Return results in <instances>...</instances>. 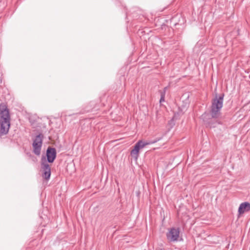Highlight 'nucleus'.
Masks as SVG:
<instances>
[{
  "mask_svg": "<svg viewBox=\"0 0 250 250\" xmlns=\"http://www.w3.org/2000/svg\"><path fill=\"white\" fill-rule=\"evenodd\" d=\"M0 134H6L10 125L9 110L4 103L0 104Z\"/></svg>",
  "mask_w": 250,
  "mask_h": 250,
  "instance_id": "f257e3e1",
  "label": "nucleus"
},
{
  "mask_svg": "<svg viewBox=\"0 0 250 250\" xmlns=\"http://www.w3.org/2000/svg\"><path fill=\"white\" fill-rule=\"evenodd\" d=\"M224 94L222 93L218 96L216 94L215 97L212 100L210 113L212 118H218L220 114V110L223 106Z\"/></svg>",
  "mask_w": 250,
  "mask_h": 250,
  "instance_id": "f03ea898",
  "label": "nucleus"
},
{
  "mask_svg": "<svg viewBox=\"0 0 250 250\" xmlns=\"http://www.w3.org/2000/svg\"><path fill=\"white\" fill-rule=\"evenodd\" d=\"M43 137L42 133H39L33 140V152L37 156L41 154Z\"/></svg>",
  "mask_w": 250,
  "mask_h": 250,
  "instance_id": "7ed1b4c3",
  "label": "nucleus"
},
{
  "mask_svg": "<svg viewBox=\"0 0 250 250\" xmlns=\"http://www.w3.org/2000/svg\"><path fill=\"white\" fill-rule=\"evenodd\" d=\"M41 168L43 171L42 174V177L45 180H48L51 175V168L44 157H42L41 159Z\"/></svg>",
  "mask_w": 250,
  "mask_h": 250,
  "instance_id": "20e7f679",
  "label": "nucleus"
},
{
  "mask_svg": "<svg viewBox=\"0 0 250 250\" xmlns=\"http://www.w3.org/2000/svg\"><path fill=\"white\" fill-rule=\"evenodd\" d=\"M180 234V229L177 228H172L167 233V239L170 242L177 241Z\"/></svg>",
  "mask_w": 250,
  "mask_h": 250,
  "instance_id": "39448f33",
  "label": "nucleus"
},
{
  "mask_svg": "<svg viewBox=\"0 0 250 250\" xmlns=\"http://www.w3.org/2000/svg\"><path fill=\"white\" fill-rule=\"evenodd\" d=\"M56 150L55 148L49 146L46 150L47 161L52 163L56 158Z\"/></svg>",
  "mask_w": 250,
  "mask_h": 250,
  "instance_id": "423d86ee",
  "label": "nucleus"
},
{
  "mask_svg": "<svg viewBox=\"0 0 250 250\" xmlns=\"http://www.w3.org/2000/svg\"><path fill=\"white\" fill-rule=\"evenodd\" d=\"M250 210V203L247 202L241 204L238 208V212L239 214H242L245 212H248Z\"/></svg>",
  "mask_w": 250,
  "mask_h": 250,
  "instance_id": "0eeeda50",
  "label": "nucleus"
},
{
  "mask_svg": "<svg viewBox=\"0 0 250 250\" xmlns=\"http://www.w3.org/2000/svg\"><path fill=\"white\" fill-rule=\"evenodd\" d=\"M97 108V104L95 101H91L86 105L83 109V111H82V113H84L86 112H90L92 110V109Z\"/></svg>",
  "mask_w": 250,
  "mask_h": 250,
  "instance_id": "6e6552de",
  "label": "nucleus"
},
{
  "mask_svg": "<svg viewBox=\"0 0 250 250\" xmlns=\"http://www.w3.org/2000/svg\"><path fill=\"white\" fill-rule=\"evenodd\" d=\"M161 139H162V137L157 138L155 139L154 140H153V141L149 142H144L142 140H139L136 144L139 147L140 149H141V148H144L146 145L154 144V143L157 142L158 141L161 140Z\"/></svg>",
  "mask_w": 250,
  "mask_h": 250,
  "instance_id": "1a4fd4ad",
  "label": "nucleus"
},
{
  "mask_svg": "<svg viewBox=\"0 0 250 250\" xmlns=\"http://www.w3.org/2000/svg\"><path fill=\"white\" fill-rule=\"evenodd\" d=\"M139 147L135 144L134 148L131 151V155L137 159L139 156V152L140 150Z\"/></svg>",
  "mask_w": 250,
  "mask_h": 250,
  "instance_id": "9d476101",
  "label": "nucleus"
},
{
  "mask_svg": "<svg viewBox=\"0 0 250 250\" xmlns=\"http://www.w3.org/2000/svg\"><path fill=\"white\" fill-rule=\"evenodd\" d=\"M167 89V87H165L163 90H160L159 92L161 95V98L160 100V103H161L165 101V94L166 92V90Z\"/></svg>",
  "mask_w": 250,
  "mask_h": 250,
  "instance_id": "9b49d317",
  "label": "nucleus"
}]
</instances>
